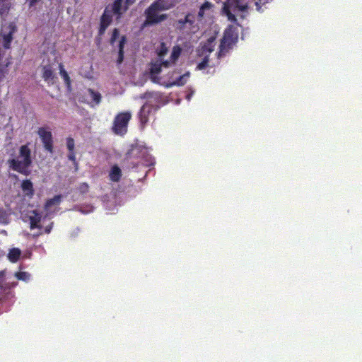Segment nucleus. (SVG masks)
<instances>
[{
    "instance_id": "nucleus-36",
    "label": "nucleus",
    "mask_w": 362,
    "mask_h": 362,
    "mask_svg": "<svg viewBox=\"0 0 362 362\" xmlns=\"http://www.w3.org/2000/svg\"><path fill=\"white\" fill-rule=\"evenodd\" d=\"M68 158L69 160H70L71 161L73 162V163L77 166L78 165V163L76 161V153H75V151H69V154H68Z\"/></svg>"
},
{
    "instance_id": "nucleus-8",
    "label": "nucleus",
    "mask_w": 362,
    "mask_h": 362,
    "mask_svg": "<svg viewBox=\"0 0 362 362\" xmlns=\"http://www.w3.org/2000/svg\"><path fill=\"white\" fill-rule=\"evenodd\" d=\"M250 0H228L230 6L238 8L239 11H245L248 8ZM256 8L258 11H261L262 6L270 2L272 0H254Z\"/></svg>"
},
{
    "instance_id": "nucleus-25",
    "label": "nucleus",
    "mask_w": 362,
    "mask_h": 362,
    "mask_svg": "<svg viewBox=\"0 0 362 362\" xmlns=\"http://www.w3.org/2000/svg\"><path fill=\"white\" fill-rule=\"evenodd\" d=\"M189 74H184L182 76H179L175 81L173 82V85L175 86H183L186 83L187 78H189Z\"/></svg>"
},
{
    "instance_id": "nucleus-12",
    "label": "nucleus",
    "mask_w": 362,
    "mask_h": 362,
    "mask_svg": "<svg viewBox=\"0 0 362 362\" xmlns=\"http://www.w3.org/2000/svg\"><path fill=\"white\" fill-rule=\"evenodd\" d=\"M153 110V105L149 102L146 103L141 108L139 114L141 127L144 128L148 122L149 116Z\"/></svg>"
},
{
    "instance_id": "nucleus-9",
    "label": "nucleus",
    "mask_w": 362,
    "mask_h": 362,
    "mask_svg": "<svg viewBox=\"0 0 362 362\" xmlns=\"http://www.w3.org/2000/svg\"><path fill=\"white\" fill-rule=\"evenodd\" d=\"M215 36L210 37L206 42H201L199 47L197 49V54L199 57L208 56L214 50L216 45Z\"/></svg>"
},
{
    "instance_id": "nucleus-26",
    "label": "nucleus",
    "mask_w": 362,
    "mask_h": 362,
    "mask_svg": "<svg viewBox=\"0 0 362 362\" xmlns=\"http://www.w3.org/2000/svg\"><path fill=\"white\" fill-rule=\"evenodd\" d=\"M181 53V49L178 46H175L171 53L170 59L173 62H175L179 57Z\"/></svg>"
},
{
    "instance_id": "nucleus-41",
    "label": "nucleus",
    "mask_w": 362,
    "mask_h": 362,
    "mask_svg": "<svg viewBox=\"0 0 362 362\" xmlns=\"http://www.w3.org/2000/svg\"><path fill=\"white\" fill-rule=\"evenodd\" d=\"M40 1V0H27V1L28 3L29 8L33 7Z\"/></svg>"
},
{
    "instance_id": "nucleus-1",
    "label": "nucleus",
    "mask_w": 362,
    "mask_h": 362,
    "mask_svg": "<svg viewBox=\"0 0 362 362\" xmlns=\"http://www.w3.org/2000/svg\"><path fill=\"white\" fill-rule=\"evenodd\" d=\"M29 144L28 143L20 147L19 157L21 160L13 158L8 160L10 168L25 176L30 174L31 171L29 168L33 163L32 152Z\"/></svg>"
},
{
    "instance_id": "nucleus-40",
    "label": "nucleus",
    "mask_w": 362,
    "mask_h": 362,
    "mask_svg": "<svg viewBox=\"0 0 362 362\" xmlns=\"http://www.w3.org/2000/svg\"><path fill=\"white\" fill-rule=\"evenodd\" d=\"M159 63L161 64V66H164L165 68H168L170 66V64H171V62L168 61V60H165L163 61L161 59H160V61H159Z\"/></svg>"
},
{
    "instance_id": "nucleus-22",
    "label": "nucleus",
    "mask_w": 362,
    "mask_h": 362,
    "mask_svg": "<svg viewBox=\"0 0 362 362\" xmlns=\"http://www.w3.org/2000/svg\"><path fill=\"white\" fill-rule=\"evenodd\" d=\"M88 92L95 105H98L101 102L102 96L99 92L95 91L92 88H88Z\"/></svg>"
},
{
    "instance_id": "nucleus-19",
    "label": "nucleus",
    "mask_w": 362,
    "mask_h": 362,
    "mask_svg": "<svg viewBox=\"0 0 362 362\" xmlns=\"http://www.w3.org/2000/svg\"><path fill=\"white\" fill-rule=\"evenodd\" d=\"M21 255V251L20 249L14 247L9 250V252L8 254V259L11 262L15 263L16 262Z\"/></svg>"
},
{
    "instance_id": "nucleus-31",
    "label": "nucleus",
    "mask_w": 362,
    "mask_h": 362,
    "mask_svg": "<svg viewBox=\"0 0 362 362\" xmlns=\"http://www.w3.org/2000/svg\"><path fill=\"white\" fill-rule=\"evenodd\" d=\"M66 147L69 151H74L75 142L72 137L66 138Z\"/></svg>"
},
{
    "instance_id": "nucleus-16",
    "label": "nucleus",
    "mask_w": 362,
    "mask_h": 362,
    "mask_svg": "<svg viewBox=\"0 0 362 362\" xmlns=\"http://www.w3.org/2000/svg\"><path fill=\"white\" fill-rule=\"evenodd\" d=\"M141 98L151 100L150 102L159 103L162 100L163 95L159 92H146L141 96Z\"/></svg>"
},
{
    "instance_id": "nucleus-27",
    "label": "nucleus",
    "mask_w": 362,
    "mask_h": 362,
    "mask_svg": "<svg viewBox=\"0 0 362 362\" xmlns=\"http://www.w3.org/2000/svg\"><path fill=\"white\" fill-rule=\"evenodd\" d=\"M203 57L204 58L202 61L199 62L197 66V69L199 70L205 69L209 66V57H208V56H205Z\"/></svg>"
},
{
    "instance_id": "nucleus-29",
    "label": "nucleus",
    "mask_w": 362,
    "mask_h": 362,
    "mask_svg": "<svg viewBox=\"0 0 362 362\" xmlns=\"http://www.w3.org/2000/svg\"><path fill=\"white\" fill-rule=\"evenodd\" d=\"M8 215L4 209H0V223H8Z\"/></svg>"
},
{
    "instance_id": "nucleus-17",
    "label": "nucleus",
    "mask_w": 362,
    "mask_h": 362,
    "mask_svg": "<svg viewBox=\"0 0 362 362\" xmlns=\"http://www.w3.org/2000/svg\"><path fill=\"white\" fill-rule=\"evenodd\" d=\"M21 189L27 196L32 197L34 194L33 185L30 180H25L22 182Z\"/></svg>"
},
{
    "instance_id": "nucleus-21",
    "label": "nucleus",
    "mask_w": 362,
    "mask_h": 362,
    "mask_svg": "<svg viewBox=\"0 0 362 362\" xmlns=\"http://www.w3.org/2000/svg\"><path fill=\"white\" fill-rule=\"evenodd\" d=\"M62 200V195H55L53 198L49 199L47 200L45 208V209H49L51 206L54 205L59 204Z\"/></svg>"
},
{
    "instance_id": "nucleus-30",
    "label": "nucleus",
    "mask_w": 362,
    "mask_h": 362,
    "mask_svg": "<svg viewBox=\"0 0 362 362\" xmlns=\"http://www.w3.org/2000/svg\"><path fill=\"white\" fill-rule=\"evenodd\" d=\"M15 276L18 280L27 281L30 278V274L25 272H18L15 274Z\"/></svg>"
},
{
    "instance_id": "nucleus-18",
    "label": "nucleus",
    "mask_w": 362,
    "mask_h": 362,
    "mask_svg": "<svg viewBox=\"0 0 362 362\" xmlns=\"http://www.w3.org/2000/svg\"><path fill=\"white\" fill-rule=\"evenodd\" d=\"M109 177L110 180H112V182L119 181L122 177V171L117 165L112 166V168H111Z\"/></svg>"
},
{
    "instance_id": "nucleus-38",
    "label": "nucleus",
    "mask_w": 362,
    "mask_h": 362,
    "mask_svg": "<svg viewBox=\"0 0 362 362\" xmlns=\"http://www.w3.org/2000/svg\"><path fill=\"white\" fill-rule=\"evenodd\" d=\"M136 0H125L124 2V10L127 11L130 6H132Z\"/></svg>"
},
{
    "instance_id": "nucleus-44",
    "label": "nucleus",
    "mask_w": 362,
    "mask_h": 362,
    "mask_svg": "<svg viewBox=\"0 0 362 362\" xmlns=\"http://www.w3.org/2000/svg\"><path fill=\"white\" fill-rule=\"evenodd\" d=\"M42 234V233L41 232H40V233H37V234L33 235V236H34V237H38V236L41 235Z\"/></svg>"
},
{
    "instance_id": "nucleus-4",
    "label": "nucleus",
    "mask_w": 362,
    "mask_h": 362,
    "mask_svg": "<svg viewBox=\"0 0 362 362\" xmlns=\"http://www.w3.org/2000/svg\"><path fill=\"white\" fill-rule=\"evenodd\" d=\"M175 27L182 34L187 35L194 34L199 29L196 23V16L192 13H187L183 19L178 20L175 23Z\"/></svg>"
},
{
    "instance_id": "nucleus-13",
    "label": "nucleus",
    "mask_w": 362,
    "mask_h": 362,
    "mask_svg": "<svg viewBox=\"0 0 362 362\" xmlns=\"http://www.w3.org/2000/svg\"><path fill=\"white\" fill-rule=\"evenodd\" d=\"M124 0H114L112 4L111 5V11L117 16V20H119L122 18L124 13L127 11L124 10L123 3Z\"/></svg>"
},
{
    "instance_id": "nucleus-37",
    "label": "nucleus",
    "mask_w": 362,
    "mask_h": 362,
    "mask_svg": "<svg viewBox=\"0 0 362 362\" xmlns=\"http://www.w3.org/2000/svg\"><path fill=\"white\" fill-rule=\"evenodd\" d=\"M126 42H127V37H126V36L123 35L120 38V40L119 42V45H118L119 50L118 51L124 50V45H125Z\"/></svg>"
},
{
    "instance_id": "nucleus-14",
    "label": "nucleus",
    "mask_w": 362,
    "mask_h": 362,
    "mask_svg": "<svg viewBox=\"0 0 362 362\" xmlns=\"http://www.w3.org/2000/svg\"><path fill=\"white\" fill-rule=\"evenodd\" d=\"M31 214L33 215L29 216L30 228L31 230L35 228L41 229L42 226L40 224L42 219L41 214L37 210L32 211Z\"/></svg>"
},
{
    "instance_id": "nucleus-11",
    "label": "nucleus",
    "mask_w": 362,
    "mask_h": 362,
    "mask_svg": "<svg viewBox=\"0 0 362 362\" xmlns=\"http://www.w3.org/2000/svg\"><path fill=\"white\" fill-rule=\"evenodd\" d=\"M40 67L42 78L48 84H54L56 76L52 66L49 63L45 64V61H43Z\"/></svg>"
},
{
    "instance_id": "nucleus-20",
    "label": "nucleus",
    "mask_w": 362,
    "mask_h": 362,
    "mask_svg": "<svg viewBox=\"0 0 362 362\" xmlns=\"http://www.w3.org/2000/svg\"><path fill=\"white\" fill-rule=\"evenodd\" d=\"M59 74L63 80L64 81L67 87H70L71 86V79L70 77L66 72V71L64 69L63 64L60 63L59 64Z\"/></svg>"
},
{
    "instance_id": "nucleus-43",
    "label": "nucleus",
    "mask_w": 362,
    "mask_h": 362,
    "mask_svg": "<svg viewBox=\"0 0 362 362\" xmlns=\"http://www.w3.org/2000/svg\"><path fill=\"white\" fill-rule=\"evenodd\" d=\"M5 76V72L4 71L0 68V81H1Z\"/></svg>"
},
{
    "instance_id": "nucleus-6",
    "label": "nucleus",
    "mask_w": 362,
    "mask_h": 362,
    "mask_svg": "<svg viewBox=\"0 0 362 362\" xmlns=\"http://www.w3.org/2000/svg\"><path fill=\"white\" fill-rule=\"evenodd\" d=\"M129 112L119 113L114 119L112 129L117 134H124L127 132V125L131 119Z\"/></svg>"
},
{
    "instance_id": "nucleus-2",
    "label": "nucleus",
    "mask_w": 362,
    "mask_h": 362,
    "mask_svg": "<svg viewBox=\"0 0 362 362\" xmlns=\"http://www.w3.org/2000/svg\"><path fill=\"white\" fill-rule=\"evenodd\" d=\"M238 38V33L235 26L230 25L225 30L223 37L221 40L219 50L217 53L218 58L225 54L228 49L236 42Z\"/></svg>"
},
{
    "instance_id": "nucleus-32",
    "label": "nucleus",
    "mask_w": 362,
    "mask_h": 362,
    "mask_svg": "<svg viewBox=\"0 0 362 362\" xmlns=\"http://www.w3.org/2000/svg\"><path fill=\"white\" fill-rule=\"evenodd\" d=\"M119 29L118 28H114V30H112L111 38L110 40V42L111 45H114V43L115 42L116 40L119 37Z\"/></svg>"
},
{
    "instance_id": "nucleus-28",
    "label": "nucleus",
    "mask_w": 362,
    "mask_h": 362,
    "mask_svg": "<svg viewBox=\"0 0 362 362\" xmlns=\"http://www.w3.org/2000/svg\"><path fill=\"white\" fill-rule=\"evenodd\" d=\"M161 64L158 61L152 64L151 73L153 74H158L161 71Z\"/></svg>"
},
{
    "instance_id": "nucleus-10",
    "label": "nucleus",
    "mask_w": 362,
    "mask_h": 362,
    "mask_svg": "<svg viewBox=\"0 0 362 362\" xmlns=\"http://www.w3.org/2000/svg\"><path fill=\"white\" fill-rule=\"evenodd\" d=\"M112 21V12L110 11L109 7L107 6L103 13L102 14L100 17V28L98 30V35L100 36H102L105 34L107 28L108 26L111 24Z\"/></svg>"
},
{
    "instance_id": "nucleus-35",
    "label": "nucleus",
    "mask_w": 362,
    "mask_h": 362,
    "mask_svg": "<svg viewBox=\"0 0 362 362\" xmlns=\"http://www.w3.org/2000/svg\"><path fill=\"white\" fill-rule=\"evenodd\" d=\"M211 6V4L209 2H205L204 4H203L202 5V6L200 7V9L199 11V16H202L204 14V10L210 8Z\"/></svg>"
},
{
    "instance_id": "nucleus-34",
    "label": "nucleus",
    "mask_w": 362,
    "mask_h": 362,
    "mask_svg": "<svg viewBox=\"0 0 362 362\" xmlns=\"http://www.w3.org/2000/svg\"><path fill=\"white\" fill-rule=\"evenodd\" d=\"M224 11L226 13V16L228 18L229 21H232V22H236L237 19L235 16L234 14H233L229 10L228 8H227L226 6L224 7Z\"/></svg>"
},
{
    "instance_id": "nucleus-7",
    "label": "nucleus",
    "mask_w": 362,
    "mask_h": 362,
    "mask_svg": "<svg viewBox=\"0 0 362 362\" xmlns=\"http://www.w3.org/2000/svg\"><path fill=\"white\" fill-rule=\"evenodd\" d=\"M37 133L45 151L52 153L54 152V141L51 131L48 129V127H42L38 128Z\"/></svg>"
},
{
    "instance_id": "nucleus-24",
    "label": "nucleus",
    "mask_w": 362,
    "mask_h": 362,
    "mask_svg": "<svg viewBox=\"0 0 362 362\" xmlns=\"http://www.w3.org/2000/svg\"><path fill=\"white\" fill-rule=\"evenodd\" d=\"M168 49L165 42H161L160 47L157 49V54L160 59L163 58L167 53Z\"/></svg>"
},
{
    "instance_id": "nucleus-39",
    "label": "nucleus",
    "mask_w": 362,
    "mask_h": 362,
    "mask_svg": "<svg viewBox=\"0 0 362 362\" xmlns=\"http://www.w3.org/2000/svg\"><path fill=\"white\" fill-rule=\"evenodd\" d=\"M124 50L118 51V58L117 62L120 64L124 60Z\"/></svg>"
},
{
    "instance_id": "nucleus-5",
    "label": "nucleus",
    "mask_w": 362,
    "mask_h": 362,
    "mask_svg": "<svg viewBox=\"0 0 362 362\" xmlns=\"http://www.w3.org/2000/svg\"><path fill=\"white\" fill-rule=\"evenodd\" d=\"M16 31V26L14 23H10L4 25L0 32V52L11 48L13 40V34Z\"/></svg>"
},
{
    "instance_id": "nucleus-33",
    "label": "nucleus",
    "mask_w": 362,
    "mask_h": 362,
    "mask_svg": "<svg viewBox=\"0 0 362 362\" xmlns=\"http://www.w3.org/2000/svg\"><path fill=\"white\" fill-rule=\"evenodd\" d=\"M78 189L81 194H85L88 192L89 185L86 182L81 183L78 187Z\"/></svg>"
},
{
    "instance_id": "nucleus-15",
    "label": "nucleus",
    "mask_w": 362,
    "mask_h": 362,
    "mask_svg": "<svg viewBox=\"0 0 362 362\" xmlns=\"http://www.w3.org/2000/svg\"><path fill=\"white\" fill-rule=\"evenodd\" d=\"M152 4H156L157 8L162 11H166L175 6L174 0H156Z\"/></svg>"
},
{
    "instance_id": "nucleus-3",
    "label": "nucleus",
    "mask_w": 362,
    "mask_h": 362,
    "mask_svg": "<svg viewBox=\"0 0 362 362\" xmlns=\"http://www.w3.org/2000/svg\"><path fill=\"white\" fill-rule=\"evenodd\" d=\"M156 4H151L145 10L146 19L141 24V28L144 29L147 26L154 25L165 21L168 16L166 13L159 14L161 11L157 8Z\"/></svg>"
},
{
    "instance_id": "nucleus-23",
    "label": "nucleus",
    "mask_w": 362,
    "mask_h": 362,
    "mask_svg": "<svg viewBox=\"0 0 362 362\" xmlns=\"http://www.w3.org/2000/svg\"><path fill=\"white\" fill-rule=\"evenodd\" d=\"M11 8V4L5 2V1H0V15L7 16Z\"/></svg>"
},
{
    "instance_id": "nucleus-45",
    "label": "nucleus",
    "mask_w": 362,
    "mask_h": 362,
    "mask_svg": "<svg viewBox=\"0 0 362 362\" xmlns=\"http://www.w3.org/2000/svg\"><path fill=\"white\" fill-rule=\"evenodd\" d=\"M158 108H159V106H158V105H157L155 110H157V109H158Z\"/></svg>"
},
{
    "instance_id": "nucleus-42",
    "label": "nucleus",
    "mask_w": 362,
    "mask_h": 362,
    "mask_svg": "<svg viewBox=\"0 0 362 362\" xmlns=\"http://www.w3.org/2000/svg\"><path fill=\"white\" fill-rule=\"evenodd\" d=\"M52 225H53V223H51L49 226H46L45 228V233H49L52 228Z\"/></svg>"
}]
</instances>
